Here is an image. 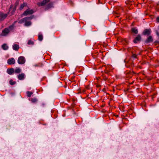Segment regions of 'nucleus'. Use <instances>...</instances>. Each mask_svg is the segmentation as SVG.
Here are the masks:
<instances>
[{
	"instance_id": "f257e3e1",
	"label": "nucleus",
	"mask_w": 159,
	"mask_h": 159,
	"mask_svg": "<svg viewBox=\"0 0 159 159\" xmlns=\"http://www.w3.org/2000/svg\"><path fill=\"white\" fill-rule=\"evenodd\" d=\"M33 16H31L30 17H25L19 20L18 21V23L19 24H22L26 20H31L33 18Z\"/></svg>"
},
{
	"instance_id": "f03ea898",
	"label": "nucleus",
	"mask_w": 159,
	"mask_h": 159,
	"mask_svg": "<svg viewBox=\"0 0 159 159\" xmlns=\"http://www.w3.org/2000/svg\"><path fill=\"white\" fill-rule=\"evenodd\" d=\"M10 30L7 28H5L2 31L1 35L3 36H7L10 32Z\"/></svg>"
},
{
	"instance_id": "7ed1b4c3",
	"label": "nucleus",
	"mask_w": 159,
	"mask_h": 159,
	"mask_svg": "<svg viewBox=\"0 0 159 159\" xmlns=\"http://www.w3.org/2000/svg\"><path fill=\"white\" fill-rule=\"evenodd\" d=\"M25 58L23 56H20L19 57L17 62L19 64H23L25 63Z\"/></svg>"
},
{
	"instance_id": "20e7f679",
	"label": "nucleus",
	"mask_w": 159,
	"mask_h": 159,
	"mask_svg": "<svg viewBox=\"0 0 159 159\" xmlns=\"http://www.w3.org/2000/svg\"><path fill=\"white\" fill-rule=\"evenodd\" d=\"M34 12V11L33 10H30L29 9H28L24 12L23 14V15L24 16H26L32 14Z\"/></svg>"
},
{
	"instance_id": "39448f33",
	"label": "nucleus",
	"mask_w": 159,
	"mask_h": 159,
	"mask_svg": "<svg viewBox=\"0 0 159 159\" xmlns=\"http://www.w3.org/2000/svg\"><path fill=\"white\" fill-rule=\"evenodd\" d=\"M151 33L150 29H145L142 33V34L144 35L149 36Z\"/></svg>"
},
{
	"instance_id": "423d86ee",
	"label": "nucleus",
	"mask_w": 159,
	"mask_h": 159,
	"mask_svg": "<svg viewBox=\"0 0 159 159\" xmlns=\"http://www.w3.org/2000/svg\"><path fill=\"white\" fill-rule=\"evenodd\" d=\"M49 1L50 0H43L42 2H38L37 3V5L39 7L40 6H43L45 5L48 2H49Z\"/></svg>"
},
{
	"instance_id": "0eeeda50",
	"label": "nucleus",
	"mask_w": 159,
	"mask_h": 159,
	"mask_svg": "<svg viewBox=\"0 0 159 159\" xmlns=\"http://www.w3.org/2000/svg\"><path fill=\"white\" fill-rule=\"evenodd\" d=\"M153 40L152 37L151 36H149L145 40V43L146 44H148L152 42Z\"/></svg>"
},
{
	"instance_id": "6e6552de",
	"label": "nucleus",
	"mask_w": 159,
	"mask_h": 159,
	"mask_svg": "<svg viewBox=\"0 0 159 159\" xmlns=\"http://www.w3.org/2000/svg\"><path fill=\"white\" fill-rule=\"evenodd\" d=\"M7 16V14L0 13V22L3 20Z\"/></svg>"
},
{
	"instance_id": "1a4fd4ad",
	"label": "nucleus",
	"mask_w": 159,
	"mask_h": 159,
	"mask_svg": "<svg viewBox=\"0 0 159 159\" xmlns=\"http://www.w3.org/2000/svg\"><path fill=\"white\" fill-rule=\"evenodd\" d=\"M7 62L9 65L13 64L15 63V60L13 58H11L7 60Z\"/></svg>"
},
{
	"instance_id": "9d476101",
	"label": "nucleus",
	"mask_w": 159,
	"mask_h": 159,
	"mask_svg": "<svg viewBox=\"0 0 159 159\" xmlns=\"http://www.w3.org/2000/svg\"><path fill=\"white\" fill-rule=\"evenodd\" d=\"M141 39V37L140 35H138L137 36L134 40L133 42L134 43H136L137 42L140 41Z\"/></svg>"
},
{
	"instance_id": "9b49d317",
	"label": "nucleus",
	"mask_w": 159,
	"mask_h": 159,
	"mask_svg": "<svg viewBox=\"0 0 159 159\" xmlns=\"http://www.w3.org/2000/svg\"><path fill=\"white\" fill-rule=\"evenodd\" d=\"M7 72L8 74L11 75L14 72V69L13 68L8 69L7 70Z\"/></svg>"
},
{
	"instance_id": "f8f14e48",
	"label": "nucleus",
	"mask_w": 159,
	"mask_h": 159,
	"mask_svg": "<svg viewBox=\"0 0 159 159\" xmlns=\"http://www.w3.org/2000/svg\"><path fill=\"white\" fill-rule=\"evenodd\" d=\"M25 77V74L24 73H21L20 74H19L18 75V79L20 80H23Z\"/></svg>"
},
{
	"instance_id": "ddd939ff",
	"label": "nucleus",
	"mask_w": 159,
	"mask_h": 159,
	"mask_svg": "<svg viewBox=\"0 0 159 159\" xmlns=\"http://www.w3.org/2000/svg\"><path fill=\"white\" fill-rule=\"evenodd\" d=\"M16 22L17 21H15L12 25H10L8 27V28H7L8 29H9V30H10V31L14 29L15 27V24Z\"/></svg>"
},
{
	"instance_id": "4468645a",
	"label": "nucleus",
	"mask_w": 159,
	"mask_h": 159,
	"mask_svg": "<svg viewBox=\"0 0 159 159\" xmlns=\"http://www.w3.org/2000/svg\"><path fill=\"white\" fill-rule=\"evenodd\" d=\"M13 49L15 51H18L19 48V45L17 44H14L12 46Z\"/></svg>"
},
{
	"instance_id": "2eb2a0df",
	"label": "nucleus",
	"mask_w": 159,
	"mask_h": 159,
	"mask_svg": "<svg viewBox=\"0 0 159 159\" xmlns=\"http://www.w3.org/2000/svg\"><path fill=\"white\" fill-rule=\"evenodd\" d=\"M2 48L4 50H7L8 48V47L6 44H4L2 46Z\"/></svg>"
},
{
	"instance_id": "dca6fc26",
	"label": "nucleus",
	"mask_w": 159,
	"mask_h": 159,
	"mask_svg": "<svg viewBox=\"0 0 159 159\" xmlns=\"http://www.w3.org/2000/svg\"><path fill=\"white\" fill-rule=\"evenodd\" d=\"M131 32L135 34H137L138 33V31L136 28H133L131 29Z\"/></svg>"
},
{
	"instance_id": "f3484780",
	"label": "nucleus",
	"mask_w": 159,
	"mask_h": 159,
	"mask_svg": "<svg viewBox=\"0 0 159 159\" xmlns=\"http://www.w3.org/2000/svg\"><path fill=\"white\" fill-rule=\"evenodd\" d=\"M25 25L26 26H29L31 25V22L30 21H28V20H26L25 21Z\"/></svg>"
},
{
	"instance_id": "a211bd4d",
	"label": "nucleus",
	"mask_w": 159,
	"mask_h": 159,
	"mask_svg": "<svg viewBox=\"0 0 159 159\" xmlns=\"http://www.w3.org/2000/svg\"><path fill=\"white\" fill-rule=\"evenodd\" d=\"M21 70L20 68H16L15 70V72L16 73H19L21 72Z\"/></svg>"
},
{
	"instance_id": "6ab92c4d",
	"label": "nucleus",
	"mask_w": 159,
	"mask_h": 159,
	"mask_svg": "<svg viewBox=\"0 0 159 159\" xmlns=\"http://www.w3.org/2000/svg\"><path fill=\"white\" fill-rule=\"evenodd\" d=\"M33 103H35L38 101V99L36 98H32L30 100Z\"/></svg>"
},
{
	"instance_id": "aec40b11",
	"label": "nucleus",
	"mask_w": 159,
	"mask_h": 159,
	"mask_svg": "<svg viewBox=\"0 0 159 159\" xmlns=\"http://www.w3.org/2000/svg\"><path fill=\"white\" fill-rule=\"evenodd\" d=\"M43 39V36L41 34H39L38 35V39L40 41H41Z\"/></svg>"
},
{
	"instance_id": "412c9836",
	"label": "nucleus",
	"mask_w": 159,
	"mask_h": 159,
	"mask_svg": "<svg viewBox=\"0 0 159 159\" xmlns=\"http://www.w3.org/2000/svg\"><path fill=\"white\" fill-rule=\"evenodd\" d=\"M9 82L10 84L11 85H13L16 84V82L13 81L12 80V79L10 80Z\"/></svg>"
},
{
	"instance_id": "4be33fe9",
	"label": "nucleus",
	"mask_w": 159,
	"mask_h": 159,
	"mask_svg": "<svg viewBox=\"0 0 159 159\" xmlns=\"http://www.w3.org/2000/svg\"><path fill=\"white\" fill-rule=\"evenodd\" d=\"M26 5V4L25 3H23V4L21 5L20 7V9L21 10Z\"/></svg>"
},
{
	"instance_id": "5701e85b",
	"label": "nucleus",
	"mask_w": 159,
	"mask_h": 159,
	"mask_svg": "<svg viewBox=\"0 0 159 159\" xmlns=\"http://www.w3.org/2000/svg\"><path fill=\"white\" fill-rule=\"evenodd\" d=\"M26 93L27 96L30 97L31 96V95L33 94V93L31 92L27 91Z\"/></svg>"
},
{
	"instance_id": "b1692460",
	"label": "nucleus",
	"mask_w": 159,
	"mask_h": 159,
	"mask_svg": "<svg viewBox=\"0 0 159 159\" xmlns=\"http://www.w3.org/2000/svg\"><path fill=\"white\" fill-rule=\"evenodd\" d=\"M28 44L33 45L34 44V42L31 40H29L27 43Z\"/></svg>"
},
{
	"instance_id": "393cba45",
	"label": "nucleus",
	"mask_w": 159,
	"mask_h": 159,
	"mask_svg": "<svg viewBox=\"0 0 159 159\" xmlns=\"http://www.w3.org/2000/svg\"><path fill=\"white\" fill-rule=\"evenodd\" d=\"M53 4L52 2H50L47 5L48 8H50L52 7Z\"/></svg>"
},
{
	"instance_id": "a878e982",
	"label": "nucleus",
	"mask_w": 159,
	"mask_h": 159,
	"mask_svg": "<svg viewBox=\"0 0 159 159\" xmlns=\"http://www.w3.org/2000/svg\"><path fill=\"white\" fill-rule=\"evenodd\" d=\"M6 129H9L10 127H11V126H10V125L9 124L8 125H7L6 126Z\"/></svg>"
},
{
	"instance_id": "bb28decb",
	"label": "nucleus",
	"mask_w": 159,
	"mask_h": 159,
	"mask_svg": "<svg viewBox=\"0 0 159 159\" xmlns=\"http://www.w3.org/2000/svg\"><path fill=\"white\" fill-rule=\"evenodd\" d=\"M132 57L134 58H136L137 57V55L135 54H132Z\"/></svg>"
},
{
	"instance_id": "cd10ccee",
	"label": "nucleus",
	"mask_w": 159,
	"mask_h": 159,
	"mask_svg": "<svg viewBox=\"0 0 159 159\" xmlns=\"http://www.w3.org/2000/svg\"><path fill=\"white\" fill-rule=\"evenodd\" d=\"M43 65V64L42 63H39L38 65H36L35 66H42Z\"/></svg>"
},
{
	"instance_id": "c85d7f7f",
	"label": "nucleus",
	"mask_w": 159,
	"mask_h": 159,
	"mask_svg": "<svg viewBox=\"0 0 159 159\" xmlns=\"http://www.w3.org/2000/svg\"><path fill=\"white\" fill-rule=\"evenodd\" d=\"M156 20L157 22H159V16H158L157 17L156 19Z\"/></svg>"
},
{
	"instance_id": "c756f323",
	"label": "nucleus",
	"mask_w": 159,
	"mask_h": 159,
	"mask_svg": "<svg viewBox=\"0 0 159 159\" xmlns=\"http://www.w3.org/2000/svg\"><path fill=\"white\" fill-rule=\"evenodd\" d=\"M15 10H16V9H15L13 10L12 11V14H13L15 12Z\"/></svg>"
},
{
	"instance_id": "7c9ffc66",
	"label": "nucleus",
	"mask_w": 159,
	"mask_h": 159,
	"mask_svg": "<svg viewBox=\"0 0 159 159\" xmlns=\"http://www.w3.org/2000/svg\"><path fill=\"white\" fill-rule=\"evenodd\" d=\"M75 78V76H72L71 78V80H73V79H74Z\"/></svg>"
},
{
	"instance_id": "2f4dec72",
	"label": "nucleus",
	"mask_w": 159,
	"mask_h": 159,
	"mask_svg": "<svg viewBox=\"0 0 159 159\" xmlns=\"http://www.w3.org/2000/svg\"><path fill=\"white\" fill-rule=\"evenodd\" d=\"M157 35L158 36H159V34L158 33H157Z\"/></svg>"
},
{
	"instance_id": "473e14b6",
	"label": "nucleus",
	"mask_w": 159,
	"mask_h": 159,
	"mask_svg": "<svg viewBox=\"0 0 159 159\" xmlns=\"http://www.w3.org/2000/svg\"><path fill=\"white\" fill-rule=\"evenodd\" d=\"M86 88L88 89V87H87Z\"/></svg>"
},
{
	"instance_id": "72a5a7b5",
	"label": "nucleus",
	"mask_w": 159,
	"mask_h": 159,
	"mask_svg": "<svg viewBox=\"0 0 159 159\" xmlns=\"http://www.w3.org/2000/svg\"><path fill=\"white\" fill-rule=\"evenodd\" d=\"M155 43H157V41H155Z\"/></svg>"
}]
</instances>
